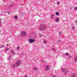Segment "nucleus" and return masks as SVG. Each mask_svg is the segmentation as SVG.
Returning <instances> with one entry per match:
<instances>
[{
	"label": "nucleus",
	"instance_id": "obj_1",
	"mask_svg": "<svg viewBox=\"0 0 77 77\" xmlns=\"http://www.w3.org/2000/svg\"><path fill=\"white\" fill-rule=\"evenodd\" d=\"M45 29V25L44 24L40 25L39 27L40 30H44Z\"/></svg>",
	"mask_w": 77,
	"mask_h": 77
},
{
	"label": "nucleus",
	"instance_id": "obj_2",
	"mask_svg": "<svg viewBox=\"0 0 77 77\" xmlns=\"http://www.w3.org/2000/svg\"><path fill=\"white\" fill-rule=\"evenodd\" d=\"M16 65L17 66H20V65L21 64V61L20 60H18L17 61L16 63Z\"/></svg>",
	"mask_w": 77,
	"mask_h": 77
},
{
	"label": "nucleus",
	"instance_id": "obj_3",
	"mask_svg": "<svg viewBox=\"0 0 77 77\" xmlns=\"http://www.w3.org/2000/svg\"><path fill=\"white\" fill-rule=\"evenodd\" d=\"M29 43H33V42H34L35 41V39L29 38Z\"/></svg>",
	"mask_w": 77,
	"mask_h": 77
},
{
	"label": "nucleus",
	"instance_id": "obj_4",
	"mask_svg": "<svg viewBox=\"0 0 77 77\" xmlns=\"http://www.w3.org/2000/svg\"><path fill=\"white\" fill-rule=\"evenodd\" d=\"M21 36H25L26 35V32L24 31H22L21 32Z\"/></svg>",
	"mask_w": 77,
	"mask_h": 77
},
{
	"label": "nucleus",
	"instance_id": "obj_5",
	"mask_svg": "<svg viewBox=\"0 0 77 77\" xmlns=\"http://www.w3.org/2000/svg\"><path fill=\"white\" fill-rule=\"evenodd\" d=\"M65 70H66V68H61V71L62 72H65L66 73V74H67V72H65Z\"/></svg>",
	"mask_w": 77,
	"mask_h": 77
},
{
	"label": "nucleus",
	"instance_id": "obj_6",
	"mask_svg": "<svg viewBox=\"0 0 77 77\" xmlns=\"http://www.w3.org/2000/svg\"><path fill=\"white\" fill-rule=\"evenodd\" d=\"M46 69L47 71H49V69H50V66L49 65L46 66Z\"/></svg>",
	"mask_w": 77,
	"mask_h": 77
},
{
	"label": "nucleus",
	"instance_id": "obj_7",
	"mask_svg": "<svg viewBox=\"0 0 77 77\" xmlns=\"http://www.w3.org/2000/svg\"><path fill=\"white\" fill-rule=\"evenodd\" d=\"M55 14L57 16H59V13L58 12H57L55 13Z\"/></svg>",
	"mask_w": 77,
	"mask_h": 77
},
{
	"label": "nucleus",
	"instance_id": "obj_8",
	"mask_svg": "<svg viewBox=\"0 0 77 77\" xmlns=\"http://www.w3.org/2000/svg\"><path fill=\"white\" fill-rule=\"evenodd\" d=\"M14 19H15V20H17L18 19V16H17V15H16L14 17Z\"/></svg>",
	"mask_w": 77,
	"mask_h": 77
},
{
	"label": "nucleus",
	"instance_id": "obj_9",
	"mask_svg": "<svg viewBox=\"0 0 77 77\" xmlns=\"http://www.w3.org/2000/svg\"><path fill=\"white\" fill-rule=\"evenodd\" d=\"M59 21V18H57V19L55 20L56 22L57 23Z\"/></svg>",
	"mask_w": 77,
	"mask_h": 77
},
{
	"label": "nucleus",
	"instance_id": "obj_10",
	"mask_svg": "<svg viewBox=\"0 0 77 77\" xmlns=\"http://www.w3.org/2000/svg\"><path fill=\"white\" fill-rule=\"evenodd\" d=\"M5 47V45H2L0 47V48H3V47Z\"/></svg>",
	"mask_w": 77,
	"mask_h": 77
},
{
	"label": "nucleus",
	"instance_id": "obj_11",
	"mask_svg": "<svg viewBox=\"0 0 77 77\" xmlns=\"http://www.w3.org/2000/svg\"><path fill=\"white\" fill-rule=\"evenodd\" d=\"M74 60H75V62H77V56H76V58Z\"/></svg>",
	"mask_w": 77,
	"mask_h": 77
},
{
	"label": "nucleus",
	"instance_id": "obj_12",
	"mask_svg": "<svg viewBox=\"0 0 77 77\" xmlns=\"http://www.w3.org/2000/svg\"><path fill=\"white\" fill-rule=\"evenodd\" d=\"M54 14H52L51 15V18H52V19H53V17H54Z\"/></svg>",
	"mask_w": 77,
	"mask_h": 77
},
{
	"label": "nucleus",
	"instance_id": "obj_13",
	"mask_svg": "<svg viewBox=\"0 0 77 77\" xmlns=\"http://www.w3.org/2000/svg\"><path fill=\"white\" fill-rule=\"evenodd\" d=\"M33 69L34 71H36L37 70V68L36 67H34L33 68Z\"/></svg>",
	"mask_w": 77,
	"mask_h": 77
},
{
	"label": "nucleus",
	"instance_id": "obj_14",
	"mask_svg": "<svg viewBox=\"0 0 77 77\" xmlns=\"http://www.w3.org/2000/svg\"><path fill=\"white\" fill-rule=\"evenodd\" d=\"M9 49V48H6L5 50L6 51H8Z\"/></svg>",
	"mask_w": 77,
	"mask_h": 77
},
{
	"label": "nucleus",
	"instance_id": "obj_15",
	"mask_svg": "<svg viewBox=\"0 0 77 77\" xmlns=\"http://www.w3.org/2000/svg\"><path fill=\"white\" fill-rule=\"evenodd\" d=\"M62 35V32H60L59 33V35Z\"/></svg>",
	"mask_w": 77,
	"mask_h": 77
},
{
	"label": "nucleus",
	"instance_id": "obj_16",
	"mask_svg": "<svg viewBox=\"0 0 77 77\" xmlns=\"http://www.w3.org/2000/svg\"><path fill=\"white\" fill-rule=\"evenodd\" d=\"M74 9H75V10L77 9V7H75L74 8Z\"/></svg>",
	"mask_w": 77,
	"mask_h": 77
},
{
	"label": "nucleus",
	"instance_id": "obj_17",
	"mask_svg": "<svg viewBox=\"0 0 77 77\" xmlns=\"http://www.w3.org/2000/svg\"><path fill=\"white\" fill-rule=\"evenodd\" d=\"M0 27H2V22L0 21Z\"/></svg>",
	"mask_w": 77,
	"mask_h": 77
},
{
	"label": "nucleus",
	"instance_id": "obj_18",
	"mask_svg": "<svg viewBox=\"0 0 77 77\" xmlns=\"http://www.w3.org/2000/svg\"><path fill=\"white\" fill-rule=\"evenodd\" d=\"M11 52H12V53H14V50H11Z\"/></svg>",
	"mask_w": 77,
	"mask_h": 77
},
{
	"label": "nucleus",
	"instance_id": "obj_19",
	"mask_svg": "<svg viewBox=\"0 0 77 77\" xmlns=\"http://www.w3.org/2000/svg\"><path fill=\"white\" fill-rule=\"evenodd\" d=\"M15 66H15V65H13V68H15Z\"/></svg>",
	"mask_w": 77,
	"mask_h": 77
},
{
	"label": "nucleus",
	"instance_id": "obj_20",
	"mask_svg": "<svg viewBox=\"0 0 77 77\" xmlns=\"http://www.w3.org/2000/svg\"><path fill=\"white\" fill-rule=\"evenodd\" d=\"M57 5H60V3H59V2H57Z\"/></svg>",
	"mask_w": 77,
	"mask_h": 77
},
{
	"label": "nucleus",
	"instance_id": "obj_21",
	"mask_svg": "<svg viewBox=\"0 0 77 77\" xmlns=\"http://www.w3.org/2000/svg\"><path fill=\"white\" fill-rule=\"evenodd\" d=\"M74 29H75V28L73 26L72 28V29L73 30Z\"/></svg>",
	"mask_w": 77,
	"mask_h": 77
},
{
	"label": "nucleus",
	"instance_id": "obj_22",
	"mask_svg": "<svg viewBox=\"0 0 77 77\" xmlns=\"http://www.w3.org/2000/svg\"><path fill=\"white\" fill-rule=\"evenodd\" d=\"M65 55L66 56H68V54L67 53H65Z\"/></svg>",
	"mask_w": 77,
	"mask_h": 77
},
{
	"label": "nucleus",
	"instance_id": "obj_23",
	"mask_svg": "<svg viewBox=\"0 0 77 77\" xmlns=\"http://www.w3.org/2000/svg\"><path fill=\"white\" fill-rule=\"evenodd\" d=\"M72 77H75V75L73 74V75H72Z\"/></svg>",
	"mask_w": 77,
	"mask_h": 77
},
{
	"label": "nucleus",
	"instance_id": "obj_24",
	"mask_svg": "<svg viewBox=\"0 0 77 77\" xmlns=\"http://www.w3.org/2000/svg\"><path fill=\"white\" fill-rule=\"evenodd\" d=\"M19 48H20V47H18L17 48V50H19Z\"/></svg>",
	"mask_w": 77,
	"mask_h": 77
},
{
	"label": "nucleus",
	"instance_id": "obj_25",
	"mask_svg": "<svg viewBox=\"0 0 77 77\" xmlns=\"http://www.w3.org/2000/svg\"><path fill=\"white\" fill-rule=\"evenodd\" d=\"M44 43H46V42H47L46 41H44Z\"/></svg>",
	"mask_w": 77,
	"mask_h": 77
},
{
	"label": "nucleus",
	"instance_id": "obj_26",
	"mask_svg": "<svg viewBox=\"0 0 77 77\" xmlns=\"http://www.w3.org/2000/svg\"><path fill=\"white\" fill-rule=\"evenodd\" d=\"M52 50H54L55 51V49H54V48H52Z\"/></svg>",
	"mask_w": 77,
	"mask_h": 77
},
{
	"label": "nucleus",
	"instance_id": "obj_27",
	"mask_svg": "<svg viewBox=\"0 0 77 77\" xmlns=\"http://www.w3.org/2000/svg\"><path fill=\"white\" fill-rule=\"evenodd\" d=\"M56 77V75H54L53 76V77Z\"/></svg>",
	"mask_w": 77,
	"mask_h": 77
},
{
	"label": "nucleus",
	"instance_id": "obj_28",
	"mask_svg": "<svg viewBox=\"0 0 77 77\" xmlns=\"http://www.w3.org/2000/svg\"><path fill=\"white\" fill-rule=\"evenodd\" d=\"M7 13H8V14H9V11H8L7 12Z\"/></svg>",
	"mask_w": 77,
	"mask_h": 77
},
{
	"label": "nucleus",
	"instance_id": "obj_29",
	"mask_svg": "<svg viewBox=\"0 0 77 77\" xmlns=\"http://www.w3.org/2000/svg\"><path fill=\"white\" fill-rule=\"evenodd\" d=\"M24 77H28V76H27V75H26Z\"/></svg>",
	"mask_w": 77,
	"mask_h": 77
},
{
	"label": "nucleus",
	"instance_id": "obj_30",
	"mask_svg": "<svg viewBox=\"0 0 77 77\" xmlns=\"http://www.w3.org/2000/svg\"><path fill=\"white\" fill-rule=\"evenodd\" d=\"M2 1H6V0H2Z\"/></svg>",
	"mask_w": 77,
	"mask_h": 77
},
{
	"label": "nucleus",
	"instance_id": "obj_31",
	"mask_svg": "<svg viewBox=\"0 0 77 77\" xmlns=\"http://www.w3.org/2000/svg\"><path fill=\"white\" fill-rule=\"evenodd\" d=\"M6 46L7 47L8 46H7V45H6Z\"/></svg>",
	"mask_w": 77,
	"mask_h": 77
},
{
	"label": "nucleus",
	"instance_id": "obj_32",
	"mask_svg": "<svg viewBox=\"0 0 77 77\" xmlns=\"http://www.w3.org/2000/svg\"><path fill=\"white\" fill-rule=\"evenodd\" d=\"M9 58H11V57H9Z\"/></svg>",
	"mask_w": 77,
	"mask_h": 77
},
{
	"label": "nucleus",
	"instance_id": "obj_33",
	"mask_svg": "<svg viewBox=\"0 0 77 77\" xmlns=\"http://www.w3.org/2000/svg\"><path fill=\"white\" fill-rule=\"evenodd\" d=\"M0 59H1V57H0Z\"/></svg>",
	"mask_w": 77,
	"mask_h": 77
},
{
	"label": "nucleus",
	"instance_id": "obj_34",
	"mask_svg": "<svg viewBox=\"0 0 77 77\" xmlns=\"http://www.w3.org/2000/svg\"><path fill=\"white\" fill-rule=\"evenodd\" d=\"M8 60H9V59H8Z\"/></svg>",
	"mask_w": 77,
	"mask_h": 77
}]
</instances>
